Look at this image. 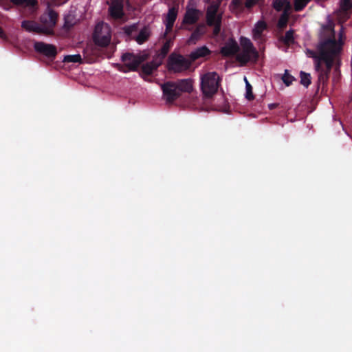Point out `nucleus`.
Wrapping results in <instances>:
<instances>
[{
	"mask_svg": "<svg viewBox=\"0 0 352 352\" xmlns=\"http://www.w3.org/2000/svg\"><path fill=\"white\" fill-rule=\"evenodd\" d=\"M341 64V59L326 54L324 51L318 52V56L315 61L314 68L318 73V90L327 86L329 74L333 66L336 65V70L338 69Z\"/></svg>",
	"mask_w": 352,
	"mask_h": 352,
	"instance_id": "f257e3e1",
	"label": "nucleus"
},
{
	"mask_svg": "<svg viewBox=\"0 0 352 352\" xmlns=\"http://www.w3.org/2000/svg\"><path fill=\"white\" fill-rule=\"evenodd\" d=\"M324 29L329 32V36L320 40L318 45V52L324 51L326 54L337 58H340L344 44L345 34L342 26L338 34V39L336 38V32L333 26L327 25Z\"/></svg>",
	"mask_w": 352,
	"mask_h": 352,
	"instance_id": "f03ea898",
	"label": "nucleus"
},
{
	"mask_svg": "<svg viewBox=\"0 0 352 352\" xmlns=\"http://www.w3.org/2000/svg\"><path fill=\"white\" fill-rule=\"evenodd\" d=\"M219 75L217 72H208L201 78V89L204 96L212 97L215 94L220 85Z\"/></svg>",
	"mask_w": 352,
	"mask_h": 352,
	"instance_id": "7ed1b4c3",
	"label": "nucleus"
},
{
	"mask_svg": "<svg viewBox=\"0 0 352 352\" xmlns=\"http://www.w3.org/2000/svg\"><path fill=\"white\" fill-rule=\"evenodd\" d=\"M219 2H212L206 10V22L208 26L213 27L214 35H218L221 31V15L217 14L219 8Z\"/></svg>",
	"mask_w": 352,
	"mask_h": 352,
	"instance_id": "20e7f679",
	"label": "nucleus"
},
{
	"mask_svg": "<svg viewBox=\"0 0 352 352\" xmlns=\"http://www.w3.org/2000/svg\"><path fill=\"white\" fill-rule=\"evenodd\" d=\"M147 56L142 54H134L133 53H125L122 56V60L124 65L121 66L120 70L126 73L130 71H137L140 65L143 63Z\"/></svg>",
	"mask_w": 352,
	"mask_h": 352,
	"instance_id": "39448f33",
	"label": "nucleus"
},
{
	"mask_svg": "<svg viewBox=\"0 0 352 352\" xmlns=\"http://www.w3.org/2000/svg\"><path fill=\"white\" fill-rule=\"evenodd\" d=\"M191 62L182 55L172 53L168 56L167 67L169 71L175 73L184 72L189 69Z\"/></svg>",
	"mask_w": 352,
	"mask_h": 352,
	"instance_id": "423d86ee",
	"label": "nucleus"
},
{
	"mask_svg": "<svg viewBox=\"0 0 352 352\" xmlns=\"http://www.w3.org/2000/svg\"><path fill=\"white\" fill-rule=\"evenodd\" d=\"M57 19V12L50 8H48L47 11L41 16L40 21L42 24V28L47 30L44 32V34H51L53 32V28L56 24Z\"/></svg>",
	"mask_w": 352,
	"mask_h": 352,
	"instance_id": "0eeeda50",
	"label": "nucleus"
},
{
	"mask_svg": "<svg viewBox=\"0 0 352 352\" xmlns=\"http://www.w3.org/2000/svg\"><path fill=\"white\" fill-rule=\"evenodd\" d=\"M93 39L95 44L98 46H107L111 41L107 27L104 28L102 25L98 24L95 28Z\"/></svg>",
	"mask_w": 352,
	"mask_h": 352,
	"instance_id": "6e6552de",
	"label": "nucleus"
},
{
	"mask_svg": "<svg viewBox=\"0 0 352 352\" xmlns=\"http://www.w3.org/2000/svg\"><path fill=\"white\" fill-rule=\"evenodd\" d=\"M163 96L166 101L172 103L180 97V94L175 82L167 81L162 85Z\"/></svg>",
	"mask_w": 352,
	"mask_h": 352,
	"instance_id": "1a4fd4ad",
	"label": "nucleus"
},
{
	"mask_svg": "<svg viewBox=\"0 0 352 352\" xmlns=\"http://www.w3.org/2000/svg\"><path fill=\"white\" fill-rule=\"evenodd\" d=\"M34 48L37 53L45 56L51 60H54L57 55V48L52 44L37 41L34 43Z\"/></svg>",
	"mask_w": 352,
	"mask_h": 352,
	"instance_id": "9d476101",
	"label": "nucleus"
},
{
	"mask_svg": "<svg viewBox=\"0 0 352 352\" xmlns=\"http://www.w3.org/2000/svg\"><path fill=\"white\" fill-rule=\"evenodd\" d=\"M248 45L246 49H244L241 53H239L236 56V60L244 65L251 60H256L258 57V52L253 47L252 42L250 40H247Z\"/></svg>",
	"mask_w": 352,
	"mask_h": 352,
	"instance_id": "9b49d317",
	"label": "nucleus"
},
{
	"mask_svg": "<svg viewBox=\"0 0 352 352\" xmlns=\"http://www.w3.org/2000/svg\"><path fill=\"white\" fill-rule=\"evenodd\" d=\"M109 12L111 17L120 19L124 15L122 0H112L109 8Z\"/></svg>",
	"mask_w": 352,
	"mask_h": 352,
	"instance_id": "f8f14e48",
	"label": "nucleus"
},
{
	"mask_svg": "<svg viewBox=\"0 0 352 352\" xmlns=\"http://www.w3.org/2000/svg\"><path fill=\"white\" fill-rule=\"evenodd\" d=\"M202 12L196 8H187L186 12L184 16L183 23L192 25L197 22Z\"/></svg>",
	"mask_w": 352,
	"mask_h": 352,
	"instance_id": "ddd939ff",
	"label": "nucleus"
},
{
	"mask_svg": "<svg viewBox=\"0 0 352 352\" xmlns=\"http://www.w3.org/2000/svg\"><path fill=\"white\" fill-rule=\"evenodd\" d=\"M239 50V47L236 41L230 39L223 47L221 48V54L223 56H231L236 54Z\"/></svg>",
	"mask_w": 352,
	"mask_h": 352,
	"instance_id": "4468645a",
	"label": "nucleus"
},
{
	"mask_svg": "<svg viewBox=\"0 0 352 352\" xmlns=\"http://www.w3.org/2000/svg\"><path fill=\"white\" fill-rule=\"evenodd\" d=\"M21 27L28 32H33L38 34H44L47 30L43 28L41 25L33 21L25 20L21 23Z\"/></svg>",
	"mask_w": 352,
	"mask_h": 352,
	"instance_id": "2eb2a0df",
	"label": "nucleus"
},
{
	"mask_svg": "<svg viewBox=\"0 0 352 352\" xmlns=\"http://www.w3.org/2000/svg\"><path fill=\"white\" fill-rule=\"evenodd\" d=\"M162 63V60L160 59L159 60H153L151 62L144 64L141 67L142 73L146 76L151 75L154 71L157 70Z\"/></svg>",
	"mask_w": 352,
	"mask_h": 352,
	"instance_id": "dca6fc26",
	"label": "nucleus"
},
{
	"mask_svg": "<svg viewBox=\"0 0 352 352\" xmlns=\"http://www.w3.org/2000/svg\"><path fill=\"white\" fill-rule=\"evenodd\" d=\"M175 82L177 85L180 95L183 92L190 93L193 89L192 80L190 78L178 80Z\"/></svg>",
	"mask_w": 352,
	"mask_h": 352,
	"instance_id": "f3484780",
	"label": "nucleus"
},
{
	"mask_svg": "<svg viewBox=\"0 0 352 352\" xmlns=\"http://www.w3.org/2000/svg\"><path fill=\"white\" fill-rule=\"evenodd\" d=\"M206 33V25L203 23L199 24L192 32L189 40V43H195Z\"/></svg>",
	"mask_w": 352,
	"mask_h": 352,
	"instance_id": "a211bd4d",
	"label": "nucleus"
},
{
	"mask_svg": "<svg viewBox=\"0 0 352 352\" xmlns=\"http://www.w3.org/2000/svg\"><path fill=\"white\" fill-rule=\"evenodd\" d=\"M210 50L206 46L198 47L194 52H191L190 58L195 60L201 57H205L210 54Z\"/></svg>",
	"mask_w": 352,
	"mask_h": 352,
	"instance_id": "6ab92c4d",
	"label": "nucleus"
},
{
	"mask_svg": "<svg viewBox=\"0 0 352 352\" xmlns=\"http://www.w3.org/2000/svg\"><path fill=\"white\" fill-rule=\"evenodd\" d=\"M173 39L174 38H166V41L160 50L159 56H160V60H162L168 54L170 47L173 45Z\"/></svg>",
	"mask_w": 352,
	"mask_h": 352,
	"instance_id": "aec40b11",
	"label": "nucleus"
},
{
	"mask_svg": "<svg viewBox=\"0 0 352 352\" xmlns=\"http://www.w3.org/2000/svg\"><path fill=\"white\" fill-rule=\"evenodd\" d=\"M267 28V25L263 21H258L253 29L254 39H260L262 36L263 32Z\"/></svg>",
	"mask_w": 352,
	"mask_h": 352,
	"instance_id": "412c9836",
	"label": "nucleus"
},
{
	"mask_svg": "<svg viewBox=\"0 0 352 352\" xmlns=\"http://www.w3.org/2000/svg\"><path fill=\"white\" fill-rule=\"evenodd\" d=\"M300 83L305 87H308L311 82L310 74L301 71L300 73Z\"/></svg>",
	"mask_w": 352,
	"mask_h": 352,
	"instance_id": "4be33fe9",
	"label": "nucleus"
},
{
	"mask_svg": "<svg viewBox=\"0 0 352 352\" xmlns=\"http://www.w3.org/2000/svg\"><path fill=\"white\" fill-rule=\"evenodd\" d=\"M177 12H178V10L177 8H175L174 7L170 8L168 12L166 22L174 23L177 19Z\"/></svg>",
	"mask_w": 352,
	"mask_h": 352,
	"instance_id": "5701e85b",
	"label": "nucleus"
},
{
	"mask_svg": "<svg viewBox=\"0 0 352 352\" xmlns=\"http://www.w3.org/2000/svg\"><path fill=\"white\" fill-rule=\"evenodd\" d=\"M149 36V34L146 28L142 29L136 36V41L139 44L144 43L146 41L148 40Z\"/></svg>",
	"mask_w": 352,
	"mask_h": 352,
	"instance_id": "b1692460",
	"label": "nucleus"
},
{
	"mask_svg": "<svg viewBox=\"0 0 352 352\" xmlns=\"http://www.w3.org/2000/svg\"><path fill=\"white\" fill-rule=\"evenodd\" d=\"M311 0H294V7L296 12L302 10Z\"/></svg>",
	"mask_w": 352,
	"mask_h": 352,
	"instance_id": "393cba45",
	"label": "nucleus"
},
{
	"mask_svg": "<svg viewBox=\"0 0 352 352\" xmlns=\"http://www.w3.org/2000/svg\"><path fill=\"white\" fill-rule=\"evenodd\" d=\"M352 8V0H340V11L344 13L347 12Z\"/></svg>",
	"mask_w": 352,
	"mask_h": 352,
	"instance_id": "a878e982",
	"label": "nucleus"
},
{
	"mask_svg": "<svg viewBox=\"0 0 352 352\" xmlns=\"http://www.w3.org/2000/svg\"><path fill=\"white\" fill-rule=\"evenodd\" d=\"M244 80L245 81L246 88L245 98L249 101H252L254 99V96L252 92V87L247 80L246 77L244 78Z\"/></svg>",
	"mask_w": 352,
	"mask_h": 352,
	"instance_id": "bb28decb",
	"label": "nucleus"
},
{
	"mask_svg": "<svg viewBox=\"0 0 352 352\" xmlns=\"http://www.w3.org/2000/svg\"><path fill=\"white\" fill-rule=\"evenodd\" d=\"M65 63H82L81 56L80 54L67 55L63 58Z\"/></svg>",
	"mask_w": 352,
	"mask_h": 352,
	"instance_id": "cd10ccee",
	"label": "nucleus"
},
{
	"mask_svg": "<svg viewBox=\"0 0 352 352\" xmlns=\"http://www.w3.org/2000/svg\"><path fill=\"white\" fill-rule=\"evenodd\" d=\"M294 31L293 30L287 31L285 36L283 38V41L287 45L293 43L294 42Z\"/></svg>",
	"mask_w": 352,
	"mask_h": 352,
	"instance_id": "c85d7f7f",
	"label": "nucleus"
},
{
	"mask_svg": "<svg viewBox=\"0 0 352 352\" xmlns=\"http://www.w3.org/2000/svg\"><path fill=\"white\" fill-rule=\"evenodd\" d=\"M286 4L288 8L290 7L289 3L287 2V0H276L274 1L273 6L275 10L277 11H281Z\"/></svg>",
	"mask_w": 352,
	"mask_h": 352,
	"instance_id": "c756f323",
	"label": "nucleus"
},
{
	"mask_svg": "<svg viewBox=\"0 0 352 352\" xmlns=\"http://www.w3.org/2000/svg\"><path fill=\"white\" fill-rule=\"evenodd\" d=\"M282 80L286 86H289L295 78L288 72V70H285Z\"/></svg>",
	"mask_w": 352,
	"mask_h": 352,
	"instance_id": "7c9ffc66",
	"label": "nucleus"
},
{
	"mask_svg": "<svg viewBox=\"0 0 352 352\" xmlns=\"http://www.w3.org/2000/svg\"><path fill=\"white\" fill-rule=\"evenodd\" d=\"M288 21V18L286 12H284L280 17L278 22V26L280 29H283L287 26Z\"/></svg>",
	"mask_w": 352,
	"mask_h": 352,
	"instance_id": "2f4dec72",
	"label": "nucleus"
},
{
	"mask_svg": "<svg viewBox=\"0 0 352 352\" xmlns=\"http://www.w3.org/2000/svg\"><path fill=\"white\" fill-rule=\"evenodd\" d=\"M138 30V26L135 24L125 26L124 28V33L128 36H131L133 32H136Z\"/></svg>",
	"mask_w": 352,
	"mask_h": 352,
	"instance_id": "473e14b6",
	"label": "nucleus"
},
{
	"mask_svg": "<svg viewBox=\"0 0 352 352\" xmlns=\"http://www.w3.org/2000/svg\"><path fill=\"white\" fill-rule=\"evenodd\" d=\"M243 0H232V5L233 6L234 9L238 10H243Z\"/></svg>",
	"mask_w": 352,
	"mask_h": 352,
	"instance_id": "72a5a7b5",
	"label": "nucleus"
},
{
	"mask_svg": "<svg viewBox=\"0 0 352 352\" xmlns=\"http://www.w3.org/2000/svg\"><path fill=\"white\" fill-rule=\"evenodd\" d=\"M258 0H246L245 3H243V8H246L247 9L252 8L254 5L257 3Z\"/></svg>",
	"mask_w": 352,
	"mask_h": 352,
	"instance_id": "f704fd0d",
	"label": "nucleus"
},
{
	"mask_svg": "<svg viewBox=\"0 0 352 352\" xmlns=\"http://www.w3.org/2000/svg\"><path fill=\"white\" fill-rule=\"evenodd\" d=\"M37 5L36 0H24L23 7L34 8Z\"/></svg>",
	"mask_w": 352,
	"mask_h": 352,
	"instance_id": "c9c22d12",
	"label": "nucleus"
},
{
	"mask_svg": "<svg viewBox=\"0 0 352 352\" xmlns=\"http://www.w3.org/2000/svg\"><path fill=\"white\" fill-rule=\"evenodd\" d=\"M173 25L174 23L166 22V32L164 33V37H166V35L173 30Z\"/></svg>",
	"mask_w": 352,
	"mask_h": 352,
	"instance_id": "e433bc0d",
	"label": "nucleus"
},
{
	"mask_svg": "<svg viewBox=\"0 0 352 352\" xmlns=\"http://www.w3.org/2000/svg\"><path fill=\"white\" fill-rule=\"evenodd\" d=\"M10 1L16 6H23L24 5V0H10Z\"/></svg>",
	"mask_w": 352,
	"mask_h": 352,
	"instance_id": "4c0bfd02",
	"label": "nucleus"
},
{
	"mask_svg": "<svg viewBox=\"0 0 352 352\" xmlns=\"http://www.w3.org/2000/svg\"><path fill=\"white\" fill-rule=\"evenodd\" d=\"M307 54H309V56L314 58V62L316 61V58L318 56V54H316V52L312 50H308Z\"/></svg>",
	"mask_w": 352,
	"mask_h": 352,
	"instance_id": "58836bf2",
	"label": "nucleus"
},
{
	"mask_svg": "<svg viewBox=\"0 0 352 352\" xmlns=\"http://www.w3.org/2000/svg\"><path fill=\"white\" fill-rule=\"evenodd\" d=\"M5 36V33L1 28H0V37L3 38Z\"/></svg>",
	"mask_w": 352,
	"mask_h": 352,
	"instance_id": "ea45409f",
	"label": "nucleus"
},
{
	"mask_svg": "<svg viewBox=\"0 0 352 352\" xmlns=\"http://www.w3.org/2000/svg\"><path fill=\"white\" fill-rule=\"evenodd\" d=\"M247 40H248V39H245V42H243V43H242V45H243L244 49H246V48H247V46L248 45V43H247Z\"/></svg>",
	"mask_w": 352,
	"mask_h": 352,
	"instance_id": "a19ab883",
	"label": "nucleus"
},
{
	"mask_svg": "<svg viewBox=\"0 0 352 352\" xmlns=\"http://www.w3.org/2000/svg\"><path fill=\"white\" fill-rule=\"evenodd\" d=\"M69 0H61V1L59 3V4H63V3H65L66 2H67Z\"/></svg>",
	"mask_w": 352,
	"mask_h": 352,
	"instance_id": "79ce46f5",
	"label": "nucleus"
},
{
	"mask_svg": "<svg viewBox=\"0 0 352 352\" xmlns=\"http://www.w3.org/2000/svg\"><path fill=\"white\" fill-rule=\"evenodd\" d=\"M212 0H204V2L206 3H210Z\"/></svg>",
	"mask_w": 352,
	"mask_h": 352,
	"instance_id": "37998d69",
	"label": "nucleus"
},
{
	"mask_svg": "<svg viewBox=\"0 0 352 352\" xmlns=\"http://www.w3.org/2000/svg\"><path fill=\"white\" fill-rule=\"evenodd\" d=\"M64 26L65 27H68V23L67 21L65 22V24H64Z\"/></svg>",
	"mask_w": 352,
	"mask_h": 352,
	"instance_id": "c03bdc74",
	"label": "nucleus"
},
{
	"mask_svg": "<svg viewBox=\"0 0 352 352\" xmlns=\"http://www.w3.org/2000/svg\"><path fill=\"white\" fill-rule=\"evenodd\" d=\"M274 104H271L272 107H274Z\"/></svg>",
	"mask_w": 352,
	"mask_h": 352,
	"instance_id": "a18cd8bd",
	"label": "nucleus"
},
{
	"mask_svg": "<svg viewBox=\"0 0 352 352\" xmlns=\"http://www.w3.org/2000/svg\"><path fill=\"white\" fill-rule=\"evenodd\" d=\"M274 104H271L272 107H274Z\"/></svg>",
	"mask_w": 352,
	"mask_h": 352,
	"instance_id": "49530a36",
	"label": "nucleus"
},
{
	"mask_svg": "<svg viewBox=\"0 0 352 352\" xmlns=\"http://www.w3.org/2000/svg\"><path fill=\"white\" fill-rule=\"evenodd\" d=\"M274 104H271L272 107H274Z\"/></svg>",
	"mask_w": 352,
	"mask_h": 352,
	"instance_id": "de8ad7c7",
	"label": "nucleus"
}]
</instances>
